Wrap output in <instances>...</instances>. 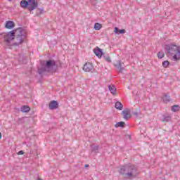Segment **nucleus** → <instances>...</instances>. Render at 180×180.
I'll use <instances>...</instances> for the list:
<instances>
[{
	"label": "nucleus",
	"mask_w": 180,
	"mask_h": 180,
	"mask_svg": "<svg viewBox=\"0 0 180 180\" xmlns=\"http://www.w3.org/2000/svg\"><path fill=\"white\" fill-rule=\"evenodd\" d=\"M104 57V60L107 61V63H112V60H110V57H109V55H105V53L103 55Z\"/></svg>",
	"instance_id": "21"
},
{
	"label": "nucleus",
	"mask_w": 180,
	"mask_h": 180,
	"mask_svg": "<svg viewBox=\"0 0 180 180\" xmlns=\"http://www.w3.org/2000/svg\"><path fill=\"white\" fill-rule=\"evenodd\" d=\"M91 152L98 154L99 153V146H91Z\"/></svg>",
	"instance_id": "18"
},
{
	"label": "nucleus",
	"mask_w": 180,
	"mask_h": 180,
	"mask_svg": "<svg viewBox=\"0 0 180 180\" xmlns=\"http://www.w3.org/2000/svg\"><path fill=\"white\" fill-rule=\"evenodd\" d=\"M172 119V117L169 115H167V116L162 115L161 120H162V122H171Z\"/></svg>",
	"instance_id": "17"
},
{
	"label": "nucleus",
	"mask_w": 180,
	"mask_h": 180,
	"mask_svg": "<svg viewBox=\"0 0 180 180\" xmlns=\"http://www.w3.org/2000/svg\"><path fill=\"white\" fill-rule=\"evenodd\" d=\"M101 28H102V25H101L99 23H95V25H94L95 30H101Z\"/></svg>",
	"instance_id": "22"
},
{
	"label": "nucleus",
	"mask_w": 180,
	"mask_h": 180,
	"mask_svg": "<svg viewBox=\"0 0 180 180\" xmlns=\"http://www.w3.org/2000/svg\"><path fill=\"white\" fill-rule=\"evenodd\" d=\"M27 34L22 28H18L6 33L4 36V40L6 46L12 47L13 46H20L26 40Z\"/></svg>",
	"instance_id": "1"
},
{
	"label": "nucleus",
	"mask_w": 180,
	"mask_h": 180,
	"mask_svg": "<svg viewBox=\"0 0 180 180\" xmlns=\"http://www.w3.org/2000/svg\"><path fill=\"white\" fill-rule=\"evenodd\" d=\"M163 102L165 103H168V102H171V97L167 94L162 98Z\"/></svg>",
	"instance_id": "19"
},
{
	"label": "nucleus",
	"mask_w": 180,
	"mask_h": 180,
	"mask_svg": "<svg viewBox=\"0 0 180 180\" xmlns=\"http://www.w3.org/2000/svg\"><path fill=\"white\" fill-rule=\"evenodd\" d=\"M172 112H178L179 110V105H174L172 107Z\"/></svg>",
	"instance_id": "23"
},
{
	"label": "nucleus",
	"mask_w": 180,
	"mask_h": 180,
	"mask_svg": "<svg viewBox=\"0 0 180 180\" xmlns=\"http://www.w3.org/2000/svg\"><path fill=\"white\" fill-rule=\"evenodd\" d=\"M165 49L167 56L173 57L174 61L180 60V47L174 44L165 45Z\"/></svg>",
	"instance_id": "3"
},
{
	"label": "nucleus",
	"mask_w": 180,
	"mask_h": 180,
	"mask_svg": "<svg viewBox=\"0 0 180 180\" xmlns=\"http://www.w3.org/2000/svg\"><path fill=\"white\" fill-rule=\"evenodd\" d=\"M20 6L21 8H27L29 6V1L22 0L20 1Z\"/></svg>",
	"instance_id": "16"
},
{
	"label": "nucleus",
	"mask_w": 180,
	"mask_h": 180,
	"mask_svg": "<svg viewBox=\"0 0 180 180\" xmlns=\"http://www.w3.org/2000/svg\"><path fill=\"white\" fill-rule=\"evenodd\" d=\"M88 167H89V165H86L84 166L85 168H88Z\"/></svg>",
	"instance_id": "28"
},
{
	"label": "nucleus",
	"mask_w": 180,
	"mask_h": 180,
	"mask_svg": "<svg viewBox=\"0 0 180 180\" xmlns=\"http://www.w3.org/2000/svg\"><path fill=\"white\" fill-rule=\"evenodd\" d=\"M115 109H118V110H122L123 109V104L120 101H117L115 105Z\"/></svg>",
	"instance_id": "15"
},
{
	"label": "nucleus",
	"mask_w": 180,
	"mask_h": 180,
	"mask_svg": "<svg viewBox=\"0 0 180 180\" xmlns=\"http://www.w3.org/2000/svg\"><path fill=\"white\" fill-rule=\"evenodd\" d=\"M165 56V54H164V53H161V52H158V58H164V56Z\"/></svg>",
	"instance_id": "25"
},
{
	"label": "nucleus",
	"mask_w": 180,
	"mask_h": 180,
	"mask_svg": "<svg viewBox=\"0 0 180 180\" xmlns=\"http://www.w3.org/2000/svg\"><path fill=\"white\" fill-rule=\"evenodd\" d=\"M94 54H96V56L98 57V58H101V57H102V56H103V52L102 51V49L100 48H97L96 49H94Z\"/></svg>",
	"instance_id": "9"
},
{
	"label": "nucleus",
	"mask_w": 180,
	"mask_h": 180,
	"mask_svg": "<svg viewBox=\"0 0 180 180\" xmlns=\"http://www.w3.org/2000/svg\"><path fill=\"white\" fill-rule=\"evenodd\" d=\"M169 65V61L165 60L162 62V67H164V68H167Z\"/></svg>",
	"instance_id": "24"
},
{
	"label": "nucleus",
	"mask_w": 180,
	"mask_h": 180,
	"mask_svg": "<svg viewBox=\"0 0 180 180\" xmlns=\"http://www.w3.org/2000/svg\"><path fill=\"white\" fill-rule=\"evenodd\" d=\"M28 9L29 11H34V9L37 8L38 4L36 0H28Z\"/></svg>",
	"instance_id": "6"
},
{
	"label": "nucleus",
	"mask_w": 180,
	"mask_h": 180,
	"mask_svg": "<svg viewBox=\"0 0 180 180\" xmlns=\"http://www.w3.org/2000/svg\"><path fill=\"white\" fill-rule=\"evenodd\" d=\"M133 115H134V116H136V117H137V116H139V112H133Z\"/></svg>",
	"instance_id": "27"
},
{
	"label": "nucleus",
	"mask_w": 180,
	"mask_h": 180,
	"mask_svg": "<svg viewBox=\"0 0 180 180\" xmlns=\"http://www.w3.org/2000/svg\"><path fill=\"white\" fill-rule=\"evenodd\" d=\"M125 124H126L124 123V122H117L115 124V127H122L123 129V127H124Z\"/></svg>",
	"instance_id": "20"
},
{
	"label": "nucleus",
	"mask_w": 180,
	"mask_h": 180,
	"mask_svg": "<svg viewBox=\"0 0 180 180\" xmlns=\"http://www.w3.org/2000/svg\"><path fill=\"white\" fill-rule=\"evenodd\" d=\"M38 180H42L41 179H40V178H38Z\"/></svg>",
	"instance_id": "30"
},
{
	"label": "nucleus",
	"mask_w": 180,
	"mask_h": 180,
	"mask_svg": "<svg viewBox=\"0 0 180 180\" xmlns=\"http://www.w3.org/2000/svg\"><path fill=\"white\" fill-rule=\"evenodd\" d=\"M116 68H118V72H123V70H124V68L123 67V63L120 62V60L117 61V64L115 65Z\"/></svg>",
	"instance_id": "10"
},
{
	"label": "nucleus",
	"mask_w": 180,
	"mask_h": 180,
	"mask_svg": "<svg viewBox=\"0 0 180 180\" xmlns=\"http://www.w3.org/2000/svg\"><path fill=\"white\" fill-rule=\"evenodd\" d=\"M20 110L22 113H27L28 112H30V107L28 105H22Z\"/></svg>",
	"instance_id": "12"
},
{
	"label": "nucleus",
	"mask_w": 180,
	"mask_h": 180,
	"mask_svg": "<svg viewBox=\"0 0 180 180\" xmlns=\"http://www.w3.org/2000/svg\"><path fill=\"white\" fill-rule=\"evenodd\" d=\"M108 89L112 95H116V87L115 85H109Z\"/></svg>",
	"instance_id": "14"
},
{
	"label": "nucleus",
	"mask_w": 180,
	"mask_h": 180,
	"mask_svg": "<svg viewBox=\"0 0 180 180\" xmlns=\"http://www.w3.org/2000/svg\"><path fill=\"white\" fill-rule=\"evenodd\" d=\"M2 138V134L0 132V139Z\"/></svg>",
	"instance_id": "29"
},
{
	"label": "nucleus",
	"mask_w": 180,
	"mask_h": 180,
	"mask_svg": "<svg viewBox=\"0 0 180 180\" xmlns=\"http://www.w3.org/2000/svg\"><path fill=\"white\" fill-rule=\"evenodd\" d=\"M114 32L115 33V34H123L126 33V30H119V27H115Z\"/></svg>",
	"instance_id": "13"
},
{
	"label": "nucleus",
	"mask_w": 180,
	"mask_h": 180,
	"mask_svg": "<svg viewBox=\"0 0 180 180\" xmlns=\"http://www.w3.org/2000/svg\"><path fill=\"white\" fill-rule=\"evenodd\" d=\"M122 115H123V118L124 120H129L130 117H131V114L130 113V109L127 108L122 111Z\"/></svg>",
	"instance_id": "7"
},
{
	"label": "nucleus",
	"mask_w": 180,
	"mask_h": 180,
	"mask_svg": "<svg viewBox=\"0 0 180 180\" xmlns=\"http://www.w3.org/2000/svg\"><path fill=\"white\" fill-rule=\"evenodd\" d=\"M118 172L125 178H136L140 174L139 169L134 165L122 166Z\"/></svg>",
	"instance_id": "2"
},
{
	"label": "nucleus",
	"mask_w": 180,
	"mask_h": 180,
	"mask_svg": "<svg viewBox=\"0 0 180 180\" xmlns=\"http://www.w3.org/2000/svg\"><path fill=\"white\" fill-rule=\"evenodd\" d=\"M84 71L85 72H94L95 71V68H94V65L91 63H86L83 68Z\"/></svg>",
	"instance_id": "5"
},
{
	"label": "nucleus",
	"mask_w": 180,
	"mask_h": 180,
	"mask_svg": "<svg viewBox=\"0 0 180 180\" xmlns=\"http://www.w3.org/2000/svg\"><path fill=\"white\" fill-rule=\"evenodd\" d=\"M42 67L38 69V72L40 75L43 74V72H56V60H49L44 61L41 63Z\"/></svg>",
	"instance_id": "4"
},
{
	"label": "nucleus",
	"mask_w": 180,
	"mask_h": 180,
	"mask_svg": "<svg viewBox=\"0 0 180 180\" xmlns=\"http://www.w3.org/2000/svg\"><path fill=\"white\" fill-rule=\"evenodd\" d=\"M49 108L51 110L57 109L58 108V103L56 101H53L49 103Z\"/></svg>",
	"instance_id": "8"
},
{
	"label": "nucleus",
	"mask_w": 180,
	"mask_h": 180,
	"mask_svg": "<svg viewBox=\"0 0 180 180\" xmlns=\"http://www.w3.org/2000/svg\"><path fill=\"white\" fill-rule=\"evenodd\" d=\"M5 27L6 29H12L13 27H15V22L13 21H6Z\"/></svg>",
	"instance_id": "11"
},
{
	"label": "nucleus",
	"mask_w": 180,
	"mask_h": 180,
	"mask_svg": "<svg viewBox=\"0 0 180 180\" xmlns=\"http://www.w3.org/2000/svg\"><path fill=\"white\" fill-rule=\"evenodd\" d=\"M8 1H12V0H8Z\"/></svg>",
	"instance_id": "31"
},
{
	"label": "nucleus",
	"mask_w": 180,
	"mask_h": 180,
	"mask_svg": "<svg viewBox=\"0 0 180 180\" xmlns=\"http://www.w3.org/2000/svg\"><path fill=\"white\" fill-rule=\"evenodd\" d=\"M23 154H25V152H23V150H20V151L18 153V155H23Z\"/></svg>",
	"instance_id": "26"
}]
</instances>
